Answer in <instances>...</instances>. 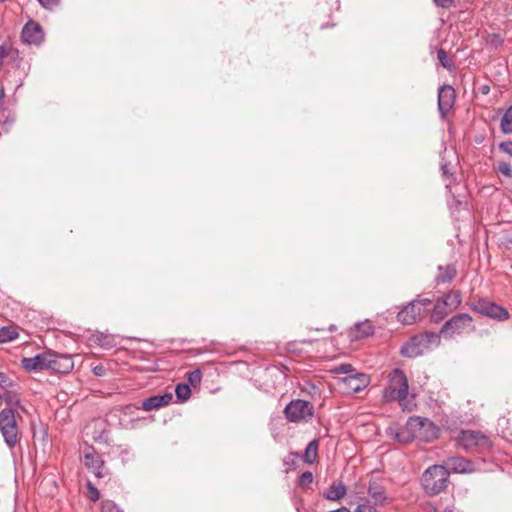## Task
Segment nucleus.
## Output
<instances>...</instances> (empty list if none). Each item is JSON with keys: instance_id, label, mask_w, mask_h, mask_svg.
<instances>
[{"instance_id": "nucleus-1", "label": "nucleus", "mask_w": 512, "mask_h": 512, "mask_svg": "<svg viewBox=\"0 0 512 512\" xmlns=\"http://www.w3.org/2000/svg\"><path fill=\"white\" fill-rule=\"evenodd\" d=\"M19 395L6 396V406L0 411V433L8 448L13 449L20 441L21 413H26Z\"/></svg>"}, {"instance_id": "nucleus-2", "label": "nucleus", "mask_w": 512, "mask_h": 512, "mask_svg": "<svg viewBox=\"0 0 512 512\" xmlns=\"http://www.w3.org/2000/svg\"><path fill=\"white\" fill-rule=\"evenodd\" d=\"M448 479L449 472L443 465H432L424 471L421 484L428 495L434 496L447 487Z\"/></svg>"}, {"instance_id": "nucleus-3", "label": "nucleus", "mask_w": 512, "mask_h": 512, "mask_svg": "<svg viewBox=\"0 0 512 512\" xmlns=\"http://www.w3.org/2000/svg\"><path fill=\"white\" fill-rule=\"evenodd\" d=\"M388 387L384 390L383 397L385 401H398L404 402L408 396V379L405 373L396 368L393 369L388 375Z\"/></svg>"}, {"instance_id": "nucleus-4", "label": "nucleus", "mask_w": 512, "mask_h": 512, "mask_svg": "<svg viewBox=\"0 0 512 512\" xmlns=\"http://www.w3.org/2000/svg\"><path fill=\"white\" fill-rule=\"evenodd\" d=\"M457 443L466 451L484 453L492 447V441L486 434L475 430H461Z\"/></svg>"}, {"instance_id": "nucleus-5", "label": "nucleus", "mask_w": 512, "mask_h": 512, "mask_svg": "<svg viewBox=\"0 0 512 512\" xmlns=\"http://www.w3.org/2000/svg\"><path fill=\"white\" fill-rule=\"evenodd\" d=\"M285 418L292 423L309 422L312 420L315 409L313 404L302 399L290 401L284 411Z\"/></svg>"}, {"instance_id": "nucleus-6", "label": "nucleus", "mask_w": 512, "mask_h": 512, "mask_svg": "<svg viewBox=\"0 0 512 512\" xmlns=\"http://www.w3.org/2000/svg\"><path fill=\"white\" fill-rule=\"evenodd\" d=\"M472 322V317L467 313L457 314L444 323L440 334L448 338L462 334L473 329Z\"/></svg>"}, {"instance_id": "nucleus-7", "label": "nucleus", "mask_w": 512, "mask_h": 512, "mask_svg": "<svg viewBox=\"0 0 512 512\" xmlns=\"http://www.w3.org/2000/svg\"><path fill=\"white\" fill-rule=\"evenodd\" d=\"M471 308L473 311L483 316L498 321H506L510 318V314L506 308L484 298L475 301Z\"/></svg>"}, {"instance_id": "nucleus-8", "label": "nucleus", "mask_w": 512, "mask_h": 512, "mask_svg": "<svg viewBox=\"0 0 512 512\" xmlns=\"http://www.w3.org/2000/svg\"><path fill=\"white\" fill-rule=\"evenodd\" d=\"M84 464L97 478L106 475L104 461L92 447L84 450Z\"/></svg>"}, {"instance_id": "nucleus-9", "label": "nucleus", "mask_w": 512, "mask_h": 512, "mask_svg": "<svg viewBox=\"0 0 512 512\" xmlns=\"http://www.w3.org/2000/svg\"><path fill=\"white\" fill-rule=\"evenodd\" d=\"M370 379L367 374L354 373L345 376L341 379V384L344 386L346 393H357L369 385Z\"/></svg>"}, {"instance_id": "nucleus-10", "label": "nucleus", "mask_w": 512, "mask_h": 512, "mask_svg": "<svg viewBox=\"0 0 512 512\" xmlns=\"http://www.w3.org/2000/svg\"><path fill=\"white\" fill-rule=\"evenodd\" d=\"M455 90L451 85H443L438 91V110L442 117L446 116L455 103Z\"/></svg>"}, {"instance_id": "nucleus-11", "label": "nucleus", "mask_w": 512, "mask_h": 512, "mask_svg": "<svg viewBox=\"0 0 512 512\" xmlns=\"http://www.w3.org/2000/svg\"><path fill=\"white\" fill-rule=\"evenodd\" d=\"M425 337L420 335L413 336L408 342L403 344L401 347V354L404 357L414 358L424 353L425 349H428L425 344Z\"/></svg>"}, {"instance_id": "nucleus-12", "label": "nucleus", "mask_w": 512, "mask_h": 512, "mask_svg": "<svg viewBox=\"0 0 512 512\" xmlns=\"http://www.w3.org/2000/svg\"><path fill=\"white\" fill-rule=\"evenodd\" d=\"M51 351L37 354L34 357H25L21 360L22 367L28 371L44 370L50 366Z\"/></svg>"}, {"instance_id": "nucleus-13", "label": "nucleus", "mask_w": 512, "mask_h": 512, "mask_svg": "<svg viewBox=\"0 0 512 512\" xmlns=\"http://www.w3.org/2000/svg\"><path fill=\"white\" fill-rule=\"evenodd\" d=\"M448 472L466 474L473 473L475 471L474 464L463 457L453 456L447 458L445 465H443Z\"/></svg>"}, {"instance_id": "nucleus-14", "label": "nucleus", "mask_w": 512, "mask_h": 512, "mask_svg": "<svg viewBox=\"0 0 512 512\" xmlns=\"http://www.w3.org/2000/svg\"><path fill=\"white\" fill-rule=\"evenodd\" d=\"M423 312L420 302L412 301L397 314V319L402 324L410 325L415 323Z\"/></svg>"}, {"instance_id": "nucleus-15", "label": "nucleus", "mask_w": 512, "mask_h": 512, "mask_svg": "<svg viewBox=\"0 0 512 512\" xmlns=\"http://www.w3.org/2000/svg\"><path fill=\"white\" fill-rule=\"evenodd\" d=\"M460 303L459 294L455 295L447 294L441 299H438L434 305L433 312L431 314V320L434 322H439L444 318V315L447 313L446 308L451 304Z\"/></svg>"}, {"instance_id": "nucleus-16", "label": "nucleus", "mask_w": 512, "mask_h": 512, "mask_svg": "<svg viewBox=\"0 0 512 512\" xmlns=\"http://www.w3.org/2000/svg\"><path fill=\"white\" fill-rule=\"evenodd\" d=\"M43 38L42 27L34 21L27 22L22 29L21 39L25 43L37 45L43 41Z\"/></svg>"}, {"instance_id": "nucleus-17", "label": "nucleus", "mask_w": 512, "mask_h": 512, "mask_svg": "<svg viewBox=\"0 0 512 512\" xmlns=\"http://www.w3.org/2000/svg\"><path fill=\"white\" fill-rule=\"evenodd\" d=\"M50 362L48 369L57 373H69L74 367L71 356L58 354L52 351Z\"/></svg>"}, {"instance_id": "nucleus-18", "label": "nucleus", "mask_w": 512, "mask_h": 512, "mask_svg": "<svg viewBox=\"0 0 512 512\" xmlns=\"http://www.w3.org/2000/svg\"><path fill=\"white\" fill-rule=\"evenodd\" d=\"M374 333V326L371 321L365 320L356 323L350 330L352 340H360L371 336Z\"/></svg>"}, {"instance_id": "nucleus-19", "label": "nucleus", "mask_w": 512, "mask_h": 512, "mask_svg": "<svg viewBox=\"0 0 512 512\" xmlns=\"http://www.w3.org/2000/svg\"><path fill=\"white\" fill-rule=\"evenodd\" d=\"M347 493V488L342 481H334L324 492L323 497L330 501H339Z\"/></svg>"}, {"instance_id": "nucleus-20", "label": "nucleus", "mask_w": 512, "mask_h": 512, "mask_svg": "<svg viewBox=\"0 0 512 512\" xmlns=\"http://www.w3.org/2000/svg\"><path fill=\"white\" fill-rule=\"evenodd\" d=\"M90 342L99 345L104 349H111L116 346L115 336L103 332H97L90 337Z\"/></svg>"}, {"instance_id": "nucleus-21", "label": "nucleus", "mask_w": 512, "mask_h": 512, "mask_svg": "<svg viewBox=\"0 0 512 512\" xmlns=\"http://www.w3.org/2000/svg\"><path fill=\"white\" fill-rule=\"evenodd\" d=\"M456 275V269L453 265L438 266V274L436 276L437 283L450 282Z\"/></svg>"}, {"instance_id": "nucleus-22", "label": "nucleus", "mask_w": 512, "mask_h": 512, "mask_svg": "<svg viewBox=\"0 0 512 512\" xmlns=\"http://www.w3.org/2000/svg\"><path fill=\"white\" fill-rule=\"evenodd\" d=\"M368 494L375 500V502L383 503L386 500L385 489L376 481H370Z\"/></svg>"}, {"instance_id": "nucleus-23", "label": "nucleus", "mask_w": 512, "mask_h": 512, "mask_svg": "<svg viewBox=\"0 0 512 512\" xmlns=\"http://www.w3.org/2000/svg\"><path fill=\"white\" fill-rule=\"evenodd\" d=\"M317 452H318V441L316 439L312 440L308 443L305 452L303 460L305 463L312 464L315 462L317 458Z\"/></svg>"}, {"instance_id": "nucleus-24", "label": "nucleus", "mask_w": 512, "mask_h": 512, "mask_svg": "<svg viewBox=\"0 0 512 512\" xmlns=\"http://www.w3.org/2000/svg\"><path fill=\"white\" fill-rule=\"evenodd\" d=\"M485 44L491 49H499L504 45V38L497 33H488L484 37Z\"/></svg>"}, {"instance_id": "nucleus-25", "label": "nucleus", "mask_w": 512, "mask_h": 512, "mask_svg": "<svg viewBox=\"0 0 512 512\" xmlns=\"http://www.w3.org/2000/svg\"><path fill=\"white\" fill-rule=\"evenodd\" d=\"M18 337L17 329L13 326L0 328V344L15 340Z\"/></svg>"}, {"instance_id": "nucleus-26", "label": "nucleus", "mask_w": 512, "mask_h": 512, "mask_svg": "<svg viewBox=\"0 0 512 512\" xmlns=\"http://www.w3.org/2000/svg\"><path fill=\"white\" fill-rule=\"evenodd\" d=\"M425 426H433V424L428 419L417 416L410 417L407 421V427L413 432H416V429H422Z\"/></svg>"}, {"instance_id": "nucleus-27", "label": "nucleus", "mask_w": 512, "mask_h": 512, "mask_svg": "<svg viewBox=\"0 0 512 512\" xmlns=\"http://www.w3.org/2000/svg\"><path fill=\"white\" fill-rule=\"evenodd\" d=\"M500 128L503 133H512V105L505 111L501 118Z\"/></svg>"}, {"instance_id": "nucleus-28", "label": "nucleus", "mask_w": 512, "mask_h": 512, "mask_svg": "<svg viewBox=\"0 0 512 512\" xmlns=\"http://www.w3.org/2000/svg\"><path fill=\"white\" fill-rule=\"evenodd\" d=\"M386 433L390 438L400 443H407L413 438V436L405 435L403 432L399 431L397 427H389Z\"/></svg>"}, {"instance_id": "nucleus-29", "label": "nucleus", "mask_w": 512, "mask_h": 512, "mask_svg": "<svg viewBox=\"0 0 512 512\" xmlns=\"http://www.w3.org/2000/svg\"><path fill=\"white\" fill-rule=\"evenodd\" d=\"M175 394L179 401H187L191 397V388L188 384L179 383L176 385Z\"/></svg>"}, {"instance_id": "nucleus-30", "label": "nucleus", "mask_w": 512, "mask_h": 512, "mask_svg": "<svg viewBox=\"0 0 512 512\" xmlns=\"http://www.w3.org/2000/svg\"><path fill=\"white\" fill-rule=\"evenodd\" d=\"M16 386L17 383L13 378L6 373L0 372V388L3 389V392L15 391Z\"/></svg>"}, {"instance_id": "nucleus-31", "label": "nucleus", "mask_w": 512, "mask_h": 512, "mask_svg": "<svg viewBox=\"0 0 512 512\" xmlns=\"http://www.w3.org/2000/svg\"><path fill=\"white\" fill-rule=\"evenodd\" d=\"M437 58L445 69L451 71L455 68L453 60L448 56L444 49L441 48L437 51Z\"/></svg>"}, {"instance_id": "nucleus-32", "label": "nucleus", "mask_w": 512, "mask_h": 512, "mask_svg": "<svg viewBox=\"0 0 512 512\" xmlns=\"http://www.w3.org/2000/svg\"><path fill=\"white\" fill-rule=\"evenodd\" d=\"M331 372L333 374H346V376H348L350 374L355 373V368L353 367V365H351L349 363H342V364L336 365L331 370Z\"/></svg>"}, {"instance_id": "nucleus-33", "label": "nucleus", "mask_w": 512, "mask_h": 512, "mask_svg": "<svg viewBox=\"0 0 512 512\" xmlns=\"http://www.w3.org/2000/svg\"><path fill=\"white\" fill-rule=\"evenodd\" d=\"M158 400L159 399H158L157 395L151 396V397H149V398H147L146 400L143 401L141 407L145 411H151V410H154V409L161 408V404H160V402Z\"/></svg>"}, {"instance_id": "nucleus-34", "label": "nucleus", "mask_w": 512, "mask_h": 512, "mask_svg": "<svg viewBox=\"0 0 512 512\" xmlns=\"http://www.w3.org/2000/svg\"><path fill=\"white\" fill-rule=\"evenodd\" d=\"M302 391L309 394L313 399L320 398L321 396L320 389L313 383H306L303 386Z\"/></svg>"}, {"instance_id": "nucleus-35", "label": "nucleus", "mask_w": 512, "mask_h": 512, "mask_svg": "<svg viewBox=\"0 0 512 512\" xmlns=\"http://www.w3.org/2000/svg\"><path fill=\"white\" fill-rule=\"evenodd\" d=\"M354 512H380L375 506H373L367 499H364L360 503Z\"/></svg>"}, {"instance_id": "nucleus-36", "label": "nucleus", "mask_w": 512, "mask_h": 512, "mask_svg": "<svg viewBox=\"0 0 512 512\" xmlns=\"http://www.w3.org/2000/svg\"><path fill=\"white\" fill-rule=\"evenodd\" d=\"M313 474L310 471L303 472L298 478V484L301 487H307L313 482Z\"/></svg>"}, {"instance_id": "nucleus-37", "label": "nucleus", "mask_w": 512, "mask_h": 512, "mask_svg": "<svg viewBox=\"0 0 512 512\" xmlns=\"http://www.w3.org/2000/svg\"><path fill=\"white\" fill-rule=\"evenodd\" d=\"M202 380V373L199 369L193 370L188 374V381L191 385L196 386Z\"/></svg>"}, {"instance_id": "nucleus-38", "label": "nucleus", "mask_w": 512, "mask_h": 512, "mask_svg": "<svg viewBox=\"0 0 512 512\" xmlns=\"http://www.w3.org/2000/svg\"><path fill=\"white\" fill-rule=\"evenodd\" d=\"M101 512H123L113 501L106 500L102 503Z\"/></svg>"}, {"instance_id": "nucleus-39", "label": "nucleus", "mask_w": 512, "mask_h": 512, "mask_svg": "<svg viewBox=\"0 0 512 512\" xmlns=\"http://www.w3.org/2000/svg\"><path fill=\"white\" fill-rule=\"evenodd\" d=\"M498 171L507 178H512V167L508 162H499Z\"/></svg>"}, {"instance_id": "nucleus-40", "label": "nucleus", "mask_w": 512, "mask_h": 512, "mask_svg": "<svg viewBox=\"0 0 512 512\" xmlns=\"http://www.w3.org/2000/svg\"><path fill=\"white\" fill-rule=\"evenodd\" d=\"M422 337H425V344L428 347L429 344H435L438 345L440 342V336L436 333L430 332L426 333L424 335H421Z\"/></svg>"}, {"instance_id": "nucleus-41", "label": "nucleus", "mask_w": 512, "mask_h": 512, "mask_svg": "<svg viewBox=\"0 0 512 512\" xmlns=\"http://www.w3.org/2000/svg\"><path fill=\"white\" fill-rule=\"evenodd\" d=\"M499 149L501 151H503L504 153L508 154L509 156H512V142L511 141L501 142L499 144Z\"/></svg>"}, {"instance_id": "nucleus-42", "label": "nucleus", "mask_w": 512, "mask_h": 512, "mask_svg": "<svg viewBox=\"0 0 512 512\" xmlns=\"http://www.w3.org/2000/svg\"><path fill=\"white\" fill-rule=\"evenodd\" d=\"M158 396V401L160 402L161 404V407H164L166 405H168L171 400H172V394L171 393H165L163 395H157Z\"/></svg>"}, {"instance_id": "nucleus-43", "label": "nucleus", "mask_w": 512, "mask_h": 512, "mask_svg": "<svg viewBox=\"0 0 512 512\" xmlns=\"http://www.w3.org/2000/svg\"><path fill=\"white\" fill-rule=\"evenodd\" d=\"M39 3L46 9H51L54 6H57L60 0H38Z\"/></svg>"}, {"instance_id": "nucleus-44", "label": "nucleus", "mask_w": 512, "mask_h": 512, "mask_svg": "<svg viewBox=\"0 0 512 512\" xmlns=\"http://www.w3.org/2000/svg\"><path fill=\"white\" fill-rule=\"evenodd\" d=\"M88 488H89V492H90V499L92 501L98 500L99 499V491L97 490V488L92 486L90 483L88 484Z\"/></svg>"}, {"instance_id": "nucleus-45", "label": "nucleus", "mask_w": 512, "mask_h": 512, "mask_svg": "<svg viewBox=\"0 0 512 512\" xmlns=\"http://www.w3.org/2000/svg\"><path fill=\"white\" fill-rule=\"evenodd\" d=\"M93 374L95 376H104L105 373H106V369L103 365H96L95 367H93Z\"/></svg>"}, {"instance_id": "nucleus-46", "label": "nucleus", "mask_w": 512, "mask_h": 512, "mask_svg": "<svg viewBox=\"0 0 512 512\" xmlns=\"http://www.w3.org/2000/svg\"><path fill=\"white\" fill-rule=\"evenodd\" d=\"M434 2L437 6L446 8L452 4L453 0H434Z\"/></svg>"}, {"instance_id": "nucleus-47", "label": "nucleus", "mask_w": 512, "mask_h": 512, "mask_svg": "<svg viewBox=\"0 0 512 512\" xmlns=\"http://www.w3.org/2000/svg\"><path fill=\"white\" fill-rule=\"evenodd\" d=\"M441 170H442L443 175H444V176H447V175H448V173H449L448 164H446V163H445V164H443V165L441 166Z\"/></svg>"}, {"instance_id": "nucleus-48", "label": "nucleus", "mask_w": 512, "mask_h": 512, "mask_svg": "<svg viewBox=\"0 0 512 512\" xmlns=\"http://www.w3.org/2000/svg\"><path fill=\"white\" fill-rule=\"evenodd\" d=\"M418 302H420V307L422 308V306H426V305H429L431 303V301L429 299H422V300H419Z\"/></svg>"}, {"instance_id": "nucleus-49", "label": "nucleus", "mask_w": 512, "mask_h": 512, "mask_svg": "<svg viewBox=\"0 0 512 512\" xmlns=\"http://www.w3.org/2000/svg\"><path fill=\"white\" fill-rule=\"evenodd\" d=\"M330 512H351V511L348 508H346V507H341L339 509L332 510Z\"/></svg>"}, {"instance_id": "nucleus-50", "label": "nucleus", "mask_w": 512, "mask_h": 512, "mask_svg": "<svg viewBox=\"0 0 512 512\" xmlns=\"http://www.w3.org/2000/svg\"><path fill=\"white\" fill-rule=\"evenodd\" d=\"M4 96H5L4 88L2 86H0V104L2 103Z\"/></svg>"}, {"instance_id": "nucleus-51", "label": "nucleus", "mask_w": 512, "mask_h": 512, "mask_svg": "<svg viewBox=\"0 0 512 512\" xmlns=\"http://www.w3.org/2000/svg\"><path fill=\"white\" fill-rule=\"evenodd\" d=\"M98 423H99V424H102L103 422H102V421H100V420H96V421H95V424H98Z\"/></svg>"}]
</instances>
